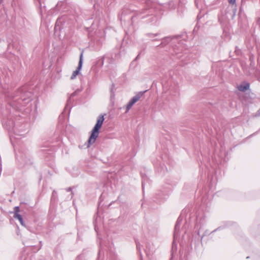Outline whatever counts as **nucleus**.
<instances>
[{
    "label": "nucleus",
    "mask_w": 260,
    "mask_h": 260,
    "mask_svg": "<svg viewBox=\"0 0 260 260\" xmlns=\"http://www.w3.org/2000/svg\"><path fill=\"white\" fill-rule=\"evenodd\" d=\"M31 96L26 86H23L15 92L10 97V105L16 110H20L21 107L25 106L30 102Z\"/></svg>",
    "instance_id": "obj_1"
},
{
    "label": "nucleus",
    "mask_w": 260,
    "mask_h": 260,
    "mask_svg": "<svg viewBox=\"0 0 260 260\" xmlns=\"http://www.w3.org/2000/svg\"><path fill=\"white\" fill-rule=\"evenodd\" d=\"M104 120V116H99L96 123L92 130L91 134L88 139V145L93 144L99 135V130L101 128Z\"/></svg>",
    "instance_id": "obj_2"
},
{
    "label": "nucleus",
    "mask_w": 260,
    "mask_h": 260,
    "mask_svg": "<svg viewBox=\"0 0 260 260\" xmlns=\"http://www.w3.org/2000/svg\"><path fill=\"white\" fill-rule=\"evenodd\" d=\"M143 93L140 92L135 95L128 103L126 105V111L125 113L128 112V111L131 109L132 107L137 102H138L141 97L142 96Z\"/></svg>",
    "instance_id": "obj_3"
},
{
    "label": "nucleus",
    "mask_w": 260,
    "mask_h": 260,
    "mask_svg": "<svg viewBox=\"0 0 260 260\" xmlns=\"http://www.w3.org/2000/svg\"><path fill=\"white\" fill-rule=\"evenodd\" d=\"M83 64V52H82L80 55V59L78 63V66L77 68V69L74 71L71 77V79L73 80L74 79L76 76L79 74L80 71L82 68Z\"/></svg>",
    "instance_id": "obj_4"
},
{
    "label": "nucleus",
    "mask_w": 260,
    "mask_h": 260,
    "mask_svg": "<svg viewBox=\"0 0 260 260\" xmlns=\"http://www.w3.org/2000/svg\"><path fill=\"white\" fill-rule=\"evenodd\" d=\"M182 220V218L179 217L176 223L175 228H174V239L175 240L179 236V231L180 229V227L181 224V222Z\"/></svg>",
    "instance_id": "obj_5"
},
{
    "label": "nucleus",
    "mask_w": 260,
    "mask_h": 260,
    "mask_svg": "<svg viewBox=\"0 0 260 260\" xmlns=\"http://www.w3.org/2000/svg\"><path fill=\"white\" fill-rule=\"evenodd\" d=\"M204 223V219L202 218L201 217L197 216V221L195 224V229L198 231V234L199 235L200 231L201 229L202 226Z\"/></svg>",
    "instance_id": "obj_6"
},
{
    "label": "nucleus",
    "mask_w": 260,
    "mask_h": 260,
    "mask_svg": "<svg viewBox=\"0 0 260 260\" xmlns=\"http://www.w3.org/2000/svg\"><path fill=\"white\" fill-rule=\"evenodd\" d=\"M145 251L148 256L151 255L154 251L153 245L150 243L146 244Z\"/></svg>",
    "instance_id": "obj_7"
},
{
    "label": "nucleus",
    "mask_w": 260,
    "mask_h": 260,
    "mask_svg": "<svg viewBox=\"0 0 260 260\" xmlns=\"http://www.w3.org/2000/svg\"><path fill=\"white\" fill-rule=\"evenodd\" d=\"M249 88V84L248 83H245L243 84H241L238 86V89L239 90L244 92Z\"/></svg>",
    "instance_id": "obj_8"
},
{
    "label": "nucleus",
    "mask_w": 260,
    "mask_h": 260,
    "mask_svg": "<svg viewBox=\"0 0 260 260\" xmlns=\"http://www.w3.org/2000/svg\"><path fill=\"white\" fill-rule=\"evenodd\" d=\"M14 218L18 219L22 226H25L23 218L21 215L19 214H14Z\"/></svg>",
    "instance_id": "obj_9"
},
{
    "label": "nucleus",
    "mask_w": 260,
    "mask_h": 260,
    "mask_svg": "<svg viewBox=\"0 0 260 260\" xmlns=\"http://www.w3.org/2000/svg\"><path fill=\"white\" fill-rule=\"evenodd\" d=\"M64 1H61V2H58V3L56 4V7L57 8H59L61 7V6L62 5V4H64Z\"/></svg>",
    "instance_id": "obj_10"
},
{
    "label": "nucleus",
    "mask_w": 260,
    "mask_h": 260,
    "mask_svg": "<svg viewBox=\"0 0 260 260\" xmlns=\"http://www.w3.org/2000/svg\"><path fill=\"white\" fill-rule=\"evenodd\" d=\"M137 248L138 250L139 251L140 257H142V254H141V252H140V245L138 243H137Z\"/></svg>",
    "instance_id": "obj_11"
},
{
    "label": "nucleus",
    "mask_w": 260,
    "mask_h": 260,
    "mask_svg": "<svg viewBox=\"0 0 260 260\" xmlns=\"http://www.w3.org/2000/svg\"><path fill=\"white\" fill-rule=\"evenodd\" d=\"M19 208L18 207H15V213L14 214H19Z\"/></svg>",
    "instance_id": "obj_12"
},
{
    "label": "nucleus",
    "mask_w": 260,
    "mask_h": 260,
    "mask_svg": "<svg viewBox=\"0 0 260 260\" xmlns=\"http://www.w3.org/2000/svg\"><path fill=\"white\" fill-rule=\"evenodd\" d=\"M228 2L230 4L234 5L236 3V0H228Z\"/></svg>",
    "instance_id": "obj_13"
},
{
    "label": "nucleus",
    "mask_w": 260,
    "mask_h": 260,
    "mask_svg": "<svg viewBox=\"0 0 260 260\" xmlns=\"http://www.w3.org/2000/svg\"><path fill=\"white\" fill-rule=\"evenodd\" d=\"M76 94V92H74L73 93H72L71 94V96H70V98H71L72 97H73Z\"/></svg>",
    "instance_id": "obj_14"
},
{
    "label": "nucleus",
    "mask_w": 260,
    "mask_h": 260,
    "mask_svg": "<svg viewBox=\"0 0 260 260\" xmlns=\"http://www.w3.org/2000/svg\"><path fill=\"white\" fill-rule=\"evenodd\" d=\"M257 23L260 26V18H258L257 20Z\"/></svg>",
    "instance_id": "obj_15"
},
{
    "label": "nucleus",
    "mask_w": 260,
    "mask_h": 260,
    "mask_svg": "<svg viewBox=\"0 0 260 260\" xmlns=\"http://www.w3.org/2000/svg\"><path fill=\"white\" fill-rule=\"evenodd\" d=\"M71 189H72V188H68V189H67V191H71Z\"/></svg>",
    "instance_id": "obj_16"
},
{
    "label": "nucleus",
    "mask_w": 260,
    "mask_h": 260,
    "mask_svg": "<svg viewBox=\"0 0 260 260\" xmlns=\"http://www.w3.org/2000/svg\"><path fill=\"white\" fill-rule=\"evenodd\" d=\"M195 3H196V6H197V7H199V6H198V3H197V0H196V1H195Z\"/></svg>",
    "instance_id": "obj_17"
},
{
    "label": "nucleus",
    "mask_w": 260,
    "mask_h": 260,
    "mask_svg": "<svg viewBox=\"0 0 260 260\" xmlns=\"http://www.w3.org/2000/svg\"><path fill=\"white\" fill-rule=\"evenodd\" d=\"M55 193H56V192H55V191L54 190V191H53V195L55 194Z\"/></svg>",
    "instance_id": "obj_18"
},
{
    "label": "nucleus",
    "mask_w": 260,
    "mask_h": 260,
    "mask_svg": "<svg viewBox=\"0 0 260 260\" xmlns=\"http://www.w3.org/2000/svg\"><path fill=\"white\" fill-rule=\"evenodd\" d=\"M174 244H175V242L174 241L173 243V246H174Z\"/></svg>",
    "instance_id": "obj_19"
},
{
    "label": "nucleus",
    "mask_w": 260,
    "mask_h": 260,
    "mask_svg": "<svg viewBox=\"0 0 260 260\" xmlns=\"http://www.w3.org/2000/svg\"><path fill=\"white\" fill-rule=\"evenodd\" d=\"M216 230H217V229H216ZM215 231V230L213 231V232H214Z\"/></svg>",
    "instance_id": "obj_20"
}]
</instances>
